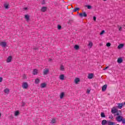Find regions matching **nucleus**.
Wrapping results in <instances>:
<instances>
[{"instance_id": "nucleus-1", "label": "nucleus", "mask_w": 125, "mask_h": 125, "mask_svg": "<svg viewBox=\"0 0 125 125\" xmlns=\"http://www.w3.org/2000/svg\"><path fill=\"white\" fill-rule=\"evenodd\" d=\"M115 120L118 123H121V122H122L123 125H125V119L122 116H117Z\"/></svg>"}, {"instance_id": "nucleus-2", "label": "nucleus", "mask_w": 125, "mask_h": 125, "mask_svg": "<svg viewBox=\"0 0 125 125\" xmlns=\"http://www.w3.org/2000/svg\"><path fill=\"white\" fill-rule=\"evenodd\" d=\"M49 72V69H48V68H45L43 70V75H44V76H45V75H47L48 74Z\"/></svg>"}, {"instance_id": "nucleus-3", "label": "nucleus", "mask_w": 125, "mask_h": 125, "mask_svg": "<svg viewBox=\"0 0 125 125\" xmlns=\"http://www.w3.org/2000/svg\"><path fill=\"white\" fill-rule=\"evenodd\" d=\"M79 16L80 17H87V14H86V13L85 12L80 13L79 14Z\"/></svg>"}, {"instance_id": "nucleus-4", "label": "nucleus", "mask_w": 125, "mask_h": 125, "mask_svg": "<svg viewBox=\"0 0 125 125\" xmlns=\"http://www.w3.org/2000/svg\"><path fill=\"white\" fill-rule=\"evenodd\" d=\"M111 113L112 114H116V113H118V109L115 107H113L111 109Z\"/></svg>"}, {"instance_id": "nucleus-5", "label": "nucleus", "mask_w": 125, "mask_h": 125, "mask_svg": "<svg viewBox=\"0 0 125 125\" xmlns=\"http://www.w3.org/2000/svg\"><path fill=\"white\" fill-rule=\"evenodd\" d=\"M0 45H1V46H2V47H5V46H6V42H0Z\"/></svg>"}, {"instance_id": "nucleus-6", "label": "nucleus", "mask_w": 125, "mask_h": 125, "mask_svg": "<svg viewBox=\"0 0 125 125\" xmlns=\"http://www.w3.org/2000/svg\"><path fill=\"white\" fill-rule=\"evenodd\" d=\"M22 88H28V83L26 82L22 84Z\"/></svg>"}, {"instance_id": "nucleus-7", "label": "nucleus", "mask_w": 125, "mask_h": 125, "mask_svg": "<svg viewBox=\"0 0 125 125\" xmlns=\"http://www.w3.org/2000/svg\"><path fill=\"white\" fill-rule=\"evenodd\" d=\"M93 78V74L89 73L88 74V79L91 80Z\"/></svg>"}, {"instance_id": "nucleus-8", "label": "nucleus", "mask_w": 125, "mask_h": 125, "mask_svg": "<svg viewBox=\"0 0 125 125\" xmlns=\"http://www.w3.org/2000/svg\"><path fill=\"white\" fill-rule=\"evenodd\" d=\"M124 103H119L118 104V108L119 109H122L123 108V106H124Z\"/></svg>"}, {"instance_id": "nucleus-9", "label": "nucleus", "mask_w": 125, "mask_h": 125, "mask_svg": "<svg viewBox=\"0 0 125 125\" xmlns=\"http://www.w3.org/2000/svg\"><path fill=\"white\" fill-rule=\"evenodd\" d=\"M80 78H77L74 79V83L77 84L80 83Z\"/></svg>"}, {"instance_id": "nucleus-10", "label": "nucleus", "mask_w": 125, "mask_h": 125, "mask_svg": "<svg viewBox=\"0 0 125 125\" xmlns=\"http://www.w3.org/2000/svg\"><path fill=\"white\" fill-rule=\"evenodd\" d=\"M65 79V76L64 74H62L60 76V80H61L62 81H64Z\"/></svg>"}, {"instance_id": "nucleus-11", "label": "nucleus", "mask_w": 125, "mask_h": 125, "mask_svg": "<svg viewBox=\"0 0 125 125\" xmlns=\"http://www.w3.org/2000/svg\"><path fill=\"white\" fill-rule=\"evenodd\" d=\"M106 89H107V85L105 84L104 86H103V87L102 88V91H105V90H106Z\"/></svg>"}, {"instance_id": "nucleus-12", "label": "nucleus", "mask_w": 125, "mask_h": 125, "mask_svg": "<svg viewBox=\"0 0 125 125\" xmlns=\"http://www.w3.org/2000/svg\"><path fill=\"white\" fill-rule=\"evenodd\" d=\"M4 92L6 94H8V93H9V88H5V89H4Z\"/></svg>"}, {"instance_id": "nucleus-13", "label": "nucleus", "mask_w": 125, "mask_h": 125, "mask_svg": "<svg viewBox=\"0 0 125 125\" xmlns=\"http://www.w3.org/2000/svg\"><path fill=\"white\" fill-rule=\"evenodd\" d=\"M46 7H42V8H41V11L42 12H45V11H46Z\"/></svg>"}, {"instance_id": "nucleus-14", "label": "nucleus", "mask_w": 125, "mask_h": 125, "mask_svg": "<svg viewBox=\"0 0 125 125\" xmlns=\"http://www.w3.org/2000/svg\"><path fill=\"white\" fill-rule=\"evenodd\" d=\"M117 62L121 64V63L123 62V59L121 58H119L117 60Z\"/></svg>"}, {"instance_id": "nucleus-15", "label": "nucleus", "mask_w": 125, "mask_h": 125, "mask_svg": "<svg viewBox=\"0 0 125 125\" xmlns=\"http://www.w3.org/2000/svg\"><path fill=\"white\" fill-rule=\"evenodd\" d=\"M12 59V57H11V56L8 57L7 60V63H9V62H11Z\"/></svg>"}, {"instance_id": "nucleus-16", "label": "nucleus", "mask_w": 125, "mask_h": 125, "mask_svg": "<svg viewBox=\"0 0 125 125\" xmlns=\"http://www.w3.org/2000/svg\"><path fill=\"white\" fill-rule=\"evenodd\" d=\"M124 44H120L118 46L117 48H118V49H121V48L124 47Z\"/></svg>"}, {"instance_id": "nucleus-17", "label": "nucleus", "mask_w": 125, "mask_h": 125, "mask_svg": "<svg viewBox=\"0 0 125 125\" xmlns=\"http://www.w3.org/2000/svg\"><path fill=\"white\" fill-rule=\"evenodd\" d=\"M8 6H9V4L8 3H5L4 4V7L5 9H8Z\"/></svg>"}, {"instance_id": "nucleus-18", "label": "nucleus", "mask_w": 125, "mask_h": 125, "mask_svg": "<svg viewBox=\"0 0 125 125\" xmlns=\"http://www.w3.org/2000/svg\"><path fill=\"white\" fill-rule=\"evenodd\" d=\"M108 125H116V123L113 122L109 121L108 122Z\"/></svg>"}, {"instance_id": "nucleus-19", "label": "nucleus", "mask_w": 125, "mask_h": 125, "mask_svg": "<svg viewBox=\"0 0 125 125\" xmlns=\"http://www.w3.org/2000/svg\"><path fill=\"white\" fill-rule=\"evenodd\" d=\"M107 124V121L106 120H104L102 121V125H105Z\"/></svg>"}, {"instance_id": "nucleus-20", "label": "nucleus", "mask_w": 125, "mask_h": 125, "mask_svg": "<svg viewBox=\"0 0 125 125\" xmlns=\"http://www.w3.org/2000/svg\"><path fill=\"white\" fill-rule=\"evenodd\" d=\"M33 74L34 75H38V70L36 69H34L33 71Z\"/></svg>"}, {"instance_id": "nucleus-21", "label": "nucleus", "mask_w": 125, "mask_h": 125, "mask_svg": "<svg viewBox=\"0 0 125 125\" xmlns=\"http://www.w3.org/2000/svg\"><path fill=\"white\" fill-rule=\"evenodd\" d=\"M92 45H93V43L92 42H89L88 44V46L90 48H91L92 47Z\"/></svg>"}, {"instance_id": "nucleus-22", "label": "nucleus", "mask_w": 125, "mask_h": 125, "mask_svg": "<svg viewBox=\"0 0 125 125\" xmlns=\"http://www.w3.org/2000/svg\"><path fill=\"white\" fill-rule=\"evenodd\" d=\"M45 86H46V84H45V83L41 84V87H42V88L45 87Z\"/></svg>"}, {"instance_id": "nucleus-23", "label": "nucleus", "mask_w": 125, "mask_h": 125, "mask_svg": "<svg viewBox=\"0 0 125 125\" xmlns=\"http://www.w3.org/2000/svg\"><path fill=\"white\" fill-rule=\"evenodd\" d=\"M117 27L118 28L119 31H120V32L122 31V30L123 29V27H122V26H120V25H118Z\"/></svg>"}, {"instance_id": "nucleus-24", "label": "nucleus", "mask_w": 125, "mask_h": 125, "mask_svg": "<svg viewBox=\"0 0 125 125\" xmlns=\"http://www.w3.org/2000/svg\"><path fill=\"white\" fill-rule=\"evenodd\" d=\"M78 10H80V8H76L75 9H73V12H77Z\"/></svg>"}, {"instance_id": "nucleus-25", "label": "nucleus", "mask_w": 125, "mask_h": 125, "mask_svg": "<svg viewBox=\"0 0 125 125\" xmlns=\"http://www.w3.org/2000/svg\"><path fill=\"white\" fill-rule=\"evenodd\" d=\"M63 97H64V92L61 93V94L60 95L61 99H62V98H63Z\"/></svg>"}, {"instance_id": "nucleus-26", "label": "nucleus", "mask_w": 125, "mask_h": 125, "mask_svg": "<svg viewBox=\"0 0 125 125\" xmlns=\"http://www.w3.org/2000/svg\"><path fill=\"white\" fill-rule=\"evenodd\" d=\"M74 48L75 49H76L77 50H78V49H79V48H80V46L78 45H75L74 46Z\"/></svg>"}, {"instance_id": "nucleus-27", "label": "nucleus", "mask_w": 125, "mask_h": 125, "mask_svg": "<svg viewBox=\"0 0 125 125\" xmlns=\"http://www.w3.org/2000/svg\"><path fill=\"white\" fill-rule=\"evenodd\" d=\"M101 116L102 117V118H105V117H106L105 116V114H104V113H103V112H102L101 113Z\"/></svg>"}, {"instance_id": "nucleus-28", "label": "nucleus", "mask_w": 125, "mask_h": 125, "mask_svg": "<svg viewBox=\"0 0 125 125\" xmlns=\"http://www.w3.org/2000/svg\"><path fill=\"white\" fill-rule=\"evenodd\" d=\"M51 124H55L56 120L55 119H53L51 122Z\"/></svg>"}, {"instance_id": "nucleus-29", "label": "nucleus", "mask_w": 125, "mask_h": 125, "mask_svg": "<svg viewBox=\"0 0 125 125\" xmlns=\"http://www.w3.org/2000/svg\"><path fill=\"white\" fill-rule=\"evenodd\" d=\"M25 19H26L27 21H28V20H29V15H26L25 16Z\"/></svg>"}, {"instance_id": "nucleus-30", "label": "nucleus", "mask_w": 125, "mask_h": 125, "mask_svg": "<svg viewBox=\"0 0 125 125\" xmlns=\"http://www.w3.org/2000/svg\"><path fill=\"white\" fill-rule=\"evenodd\" d=\"M40 83V79H36L35 80V83Z\"/></svg>"}, {"instance_id": "nucleus-31", "label": "nucleus", "mask_w": 125, "mask_h": 125, "mask_svg": "<svg viewBox=\"0 0 125 125\" xmlns=\"http://www.w3.org/2000/svg\"><path fill=\"white\" fill-rule=\"evenodd\" d=\"M18 115H19V111H17L15 112V116H18Z\"/></svg>"}, {"instance_id": "nucleus-32", "label": "nucleus", "mask_w": 125, "mask_h": 125, "mask_svg": "<svg viewBox=\"0 0 125 125\" xmlns=\"http://www.w3.org/2000/svg\"><path fill=\"white\" fill-rule=\"evenodd\" d=\"M62 28V27L61 26V25H58V30H61V28Z\"/></svg>"}, {"instance_id": "nucleus-33", "label": "nucleus", "mask_w": 125, "mask_h": 125, "mask_svg": "<svg viewBox=\"0 0 125 125\" xmlns=\"http://www.w3.org/2000/svg\"><path fill=\"white\" fill-rule=\"evenodd\" d=\"M106 46H107V47H109L110 46H111V43L110 42H108L106 43Z\"/></svg>"}, {"instance_id": "nucleus-34", "label": "nucleus", "mask_w": 125, "mask_h": 125, "mask_svg": "<svg viewBox=\"0 0 125 125\" xmlns=\"http://www.w3.org/2000/svg\"><path fill=\"white\" fill-rule=\"evenodd\" d=\"M61 71H63L64 70V66L63 65L61 66Z\"/></svg>"}, {"instance_id": "nucleus-35", "label": "nucleus", "mask_w": 125, "mask_h": 125, "mask_svg": "<svg viewBox=\"0 0 125 125\" xmlns=\"http://www.w3.org/2000/svg\"><path fill=\"white\" fill-rule=\"evenodd\" d=\"M104 33H105V31L104 30H103L101 33H100V35H103V34H104Z\"/></svg>"}, {"instance_id": "nucleus-36", "label": "nucleus", "mask_w": 125, "mask_h": 125, "mask_svg": "<svg viewBox=\"0 0 125 125\" xmlns=\"http://www.w3.org/2000/svg\"><path fill=\"white\" fill-rule=\"evenodd\" d=\"M87 7L88 9H91V5H87Z\"/></svg>"}, {"instance_id": "nucleus-37", "label": "nucleus", "mask_w": 125, "mask_h": 125, "mask_svg": "<svg viewBox=\"0 0 125 125\" xmlns=\"http://www.w3.org/2000/svg\"><path fill=\"white\" fill-rule=\"evenodd\" d=\"M87 93H90V89H87L86 91Z\"/></svg>"}, {"instance_id": "nucleus-38", "label": "nucleus", "mask_w": 125, "mask_h": 125, "mask_svg": "<svg viewBox=\"0 0 125 125\" xmlns=\"http://www.w3.org/2000/svg\"><path fill=\"white\" fill-rule=\"evenodd\" d=\"M108 68H109V66L106 67L105 68H104V69H103L104 71H105V70H107V69H108Z\"/></svg>"}, {"instance_id": "nucleus-39", "label": "nucleus", "mask_w": 125, "mask_h": 125, "mask_svg": "<svg viewBox=\"0 0 125 125\" xmlns=\"http://www.w3.org/2000/svg\"><path fill=\"white\" fill-rule=\"evenodd\" d=\"M93 20H94V21H96V17H93Z\"/></svg>"}, {"instance_id": "nucleus-40", "label": "nucleus", "mask_w": 125, "mask_h": 125, "mask_svg": "<svg viewBox=\"0 0 125 125\" xmlns=\"http://www.w3.org/2000/svg\"><path fill=\"white\" fill-rule=\"evenodd\" d=\"M2 82V78L0 77V83H1Z\"/></svg>"}, {"instance_id": "nucleus-41", "label": "nucleus", "mask_w": 125, "mask_h": 125, "mask_svg": "<svg viewBox=\"0 0 125 125\" xmlns=\"http://www.w3.org/2000/svg\"><path fill=\"white\" fill-rule=\"evenodd\" d=\"M116 116H121V115H120V113H117V114H116Z\"/></svg>"}, {"instance_id": "nucleus-42", "label": "nucleus", "mask_w": 125, "mask_h": 125, "mask_svg": "<svg viewBox=\"0 0 125 125\" xmlns=\"http://www.w3.org/2000/svg\"><path fill=\"white\" fill-rule=\"evenodd\" d=\"M109 119H113V116L109 117Z\"/></svg>"}, {"instance_id": "nucleus-43", "label": "nucleus", "mask_w": 125, "mask_h": 125, "mask_svg": "<svg viewBox=\"0 0 125 125\" xmlns=\"http://www.w3.org/2000/svg\"><path fill=\"white\" fill-rule=\"evenodd\" d=\"M0 117H1V113H0Z\"/></svg>"}, {"instance_id": "nucleus-44", "label": "nucleus", "mask_w": 125, "mask_h": 125, "mask_svg": "<svg viewBox=\"0 0 125 125\" xmlns=\"http://www.w3.org/2000/svg\"><path fill=\"white\" fill-rule=\"evenodd\" d=\"M26 77V76H25V75H24V79H25V78H26V77Z\"/></svg>"}, {"instance_id": "nucleus-45", "label": "nucleus", "mask_w": 125, "mask_h": 125, "mask_svg": "<svg viewBox=\"0 0 125 125\" xmlns=\"http://www.w3.org/2000/svg\"><path fill=\"white\" fill-rule=\"evenodd\" d=\"M124 105H125V102H124Z\"/></svg>"}, {"instance_id": "nucleus-46", "label": "nucleus", "mask_w": 125, "mask_h": 125, "mask_svg": "<svg viewBox=\"0 0 125 125\" xmlns=\"http://www.w3.org/2000/svg\"><path fill=\"white\" fill-rule=\"evenodd\" d=\"M116 125H120L119 124H117Z\"/></svg>"}, {"instance_id": "nucleus-47", "label": "nucleus", "mask_w": 125, "mask_h": 125, "mask_svg": "<svg viewBox=\"0 0 125 125\" xmlns=\"http://www.w3.org/2000/svg\"><path fill=\"white\" fill-rule=\"evenodd\" d=\"M104 1H106V0H104Z\"/></svg>"}, {"instance_id": "nucleus-48", "label": "nucleus", "mask_w": 125, "mask_h": 125, "mask_svg": "<svg viewBox=\"0 0 125 125\" xmlns=\"http://www.w3.org/2000/svg\"><path fill=\"white\" fill-rule=\"evenodd\" d=\"M25 9H27V8H25Z\"/></svg>"}]
</instances>
